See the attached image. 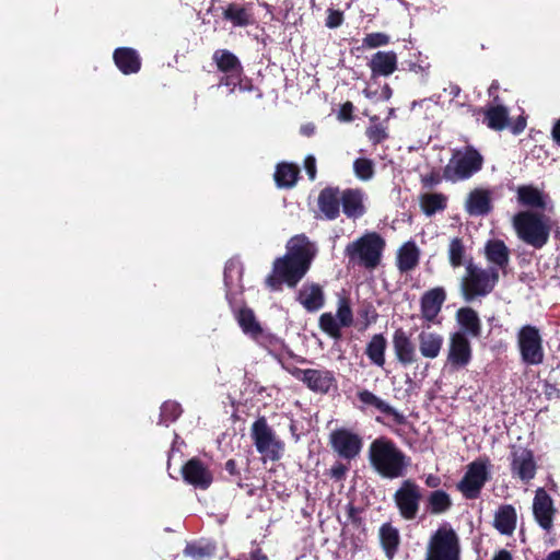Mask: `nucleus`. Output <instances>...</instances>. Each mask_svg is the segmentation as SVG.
<instances>
[{
    "label": "nucleus",
    "mask_w": 560,
    "mask_h": 560,
    "mask_svg": "<svg viewBox=\"0 0 560 560\" xmlns=\"http://www.w3.org/2000/svg\"><path fill=\"white\" fill-rule=\"evenodd\" d=\"M390 37L382 32L369 33L362 39V47L374 49L388 45Z\"/></svg>",
    "instance_id": "42"
},
{
    "label": "nucleus",
    "mask_w": 560,
    "mask_h": 560,
    "mask_svg": "<svg viewBox=\"0 0 560 560\" xmlns=\"http://www.w3.org/2000/svg\"><path fill=\"white\" fill-rule=\"evenodd\" d=\"M222 18L229 21L234 27H247L255 23L253 3L238 4L231 2L222 12Z\"/></svg>",
    "instance_id": "23"
},
{
    "label": "nucleus",
    "mask_w": 560,
    "mask_h": 560,
    "mask_svg": "<svg viewBox=\"0 0 560 560\" xmlns=\"http://www.w3.org/2000/svg\"><path fill=\"white\" fill-rule=\"evenodd\" d=\"M315 252L308 237L299 234L288 242L287 253L275 259L272 271L266 284L272 291L281 290L282 284L295 288L311 268Z\"/></svg>",
    "instance_id": "1"
},
{
    "label": "nucleus",
    "mask_w": 560,
    "mask_h": 560,
    "mask_svg": "<svg viewBox=\"0 0 560 560\" xmlns=\"http://www.w3.org/2000/svg\"><path fill=\"white\" fill-rule=\"evenodd\" d=\"M446 300V292L442 287H435L423 293L420 300V310L425 320L432 322L436 318Z\"/></svg>",
    "instance_id": "21"
},
{
    "label": "nucleus",
    "mask_w": 560,
    "mask_h": 560,
    "mask_svg": "<svg viewBox=\"0 0 560 560\" xmlns=\"http://www.w3.org/2000/svg\"><path fill=\"white\" fill-rule=\"evenodd\" d=\"M252 438L260 454L271 460L280 458L283 444L276 438L273 431L264 418H260L253 423Z\"/></svg>",
    "instance_id": "10"
},
{
    "label": "nucleus",
    "mask_w": 560,
    "mask_h": 560,
    "mask_svg": "<svg viewBox=\"0 0 560 560\" xmlns=\"http://www.w3.org/2000/svg\"><path fill=\"white\" fill-rule=\"evenodd\" d=\"M513 226L520 240L540 249L549 242L551 220L539 211H520L513 217Z\"/></svg>",
    "instance_id": "4"
},
{
    "label": "nucleus",
    "mask_w": 560,
    "mask_h": 560,
    "mask_svg": "<svg viewBox=\"0 0 560 560\" xmlns=\"http://www.w3.org/2000/svg\"><path fill=\"white\" fill-rule=\"evenodd\" d=\"M420 252L416 243L406 242L400 246L397 253V268L400 272H408L415 269L419 264Z\"/></svg>",
    "instance_id": "30"
},
{
    "label": "nucleus",
    "mask_w": 560,
    "mask_h": 560,
    "mask_svg": "<svg viewBox=\"0 0 560 560\" xmlns=\"http://www.w3.org/2000/svg\"><path fill=\"white\" fill-rule=\"evenodd\" d=\"M182 471L184 479L196 487L208 488L212 481V475L198 459H190Z\"/></svg>",
    "instance_id": "28"
},
{
    "label": "nucleus",
    "mask_w": 560,
    "mask_h": 560,
    "mask_svg": "<svg viewBox=\"0 0 560 560\" xmlns=\"http://www.w3.org/2000/svg\"><path fill=\"white\" fill-rule=\"evenodd\" d=\"M299 177L300 168L296 164L290 162H280L276 165L273 179L278 188H293L296 185Z\"/></svg>",
    "instance_id": "29"
},
{
    "label": "nucleus",
    "mask_w": 560,
    "mask_h": 560,
    "mask_svg": "<svg viewBox=\"0 0 560 560\" xmlns=\"http://www.w3.org/2000/svg\"><path fill=\"white\" fill-rule=\"evenodd\" d=\"M257 1H258V4L267 11V13H269L270 15H273L275 5L272 3H270L268 0H257Z\"/></svg>",
    "instance_id": "62"
},
{
    "label": "nucleus",
    "mask_w": 560,
    "mask_h": 560,
    "mask_svg": "<svg viewBox=\"0 0 560 560\" xmlns=\"http://www.w3.org/2000/svg\"><path fill=\"white\" fill-rule=\"evenodd\" d=\"M300 131L305 137H312L315 133V126L312 122L302 125Z\"/></svg>",
    "instance_id": "60"
},
{
    "label": "nucleus",
    "mask_w": 560,
    "mask_h": 560,
    "mask_svg": "<svg viewBox=\"0 0 560 560\" xmlns=\"http://www.w3.org/2000/svg\"><path fill=\"white\" fill-rule=\"evenodd\" d=\"M296 377L302 378L315 392L327 393L334 385V377L329 372L318 370H294Z\"/></svg>",
    "instance_id": "26"
},
{
    "label": "nucleus",
    "mask_w": 560,
    "mask_h": 560,
    "mask_svg": "<svg viewBox=\"0 0 560 560\" xmlns=\"http://www.w3.org/2000/svg\"><path fill=\"white\" fill-rule=\"evenodd\" d=\"M420 350H440L443 343L441 336L430 332L422 331L419 335Z\"/></svg>",
    "instance_id": "43"
},
{
    "label": "nucleus",
    "mask_w": 560,
    "mask_h": 560,
    "mask_svg": "<svg viewBox=\"0 0 560 560\" xmlns=\"http://www.w3.org/2000/svg\"><path fill=\"white\" fill-rule=\"evenodd\" d=\"M212 61L214 62L218 71L223 73L219 81V85L228 86L231 92H233L236 85L241 82V77L244 71L238 57L229 49H217L212 55Z\"/></svg>",
    "instance_id": "9"
},
{
    "label": "nucleus",
    "mask_w": 560,
    "mask_h": 560,
    "mask_svg": "<svg viewBox=\"0 0 560 560\" xmlns=\"http://www.w3.org/2000/svg\"><path fill=\"white\" fill-rule=\"evenodd\" d=\"M213 551L214 547L211 545H188L185 549V555L194 558L195 560H202L203 558L211 556Z\"/></svg>",
    "instance_id": "45"
},
{
    "label": "nucleus",
    "mask_w": 560,
    "mask_h": 560,
    "mask_svg": "<svg viewBox=\"0 0 560 560\" xmlns=\"http://www.w3.org/2000/svg\"><path fill=\"white\" fill-rule=\"evenodd\" d=\"M319 326L323 331L334 338H338L341 335V325L331 313H324L320 315Z\"/></svg>",
    "instance_id": "41"
},
{
    "label": "nucleus",
    "mask_w": 560,
    "mask_h": 560,
    "mask_svg": "<svg viewBox=\"0 0 560 560\" xmlns=\"http://www.w3.org/2000/svg\"><path fill=\"white\" fill-rule=\"evenodd\" d=\"M353 109L354 106L351 102H346L341 105L339 110V118L345 121H350L353 119Z\"/></svg>",
    "instance_id": "54"
},
{
    "label": "nucleus",
    "mask_w": 560,
    "mask_h": 560,
    "mask_svg": "<svg viewBox=\"0 0 560 560\" xmlns=\"http://www.w3.org/2000/svg\"><path fill=\"white\" fill-rule=\"evenodd\" d=\"M113 60L118 70L125 75L138 73L142 66L139 52L131 47L116 48L113 52Z\"/></svg>",
    "instance_id": "22"
},
{
    "label": "nucleus",
    "mask_w": 560,
    "mask_h": 560,
    "mask_svg": "<svg viewBox=\"0 0 560 560\" xmlns=\"http://www.w3.org/2000/svg\"><path fill=\"white\" fill-rule=\"evenodd\" d=\"M466 248L460 237H454L448 245V260L453 268H458L465 262Z\"/></svg>",
    "instance_id": "38"
},
{
    "label": "nucleus",
    "mask_w": 560,
    "mask_h": 560,
    "mask_svg": "<svg viewBox=\"0 0 560 560\" xmlns=\"http://www.w3.org/2000/svg\"><path fill=\"white\" fill-rule=\"evenodd\" d=\"M358 395L360 401L363 402L364 405L373 406L381 412L392 416L394 420L398 423L404 422V416L400 412H398L384 400L375 396L373 393L369 390H361Z\"/></svg>",
    "instance_id": "35"
},
{
    "label": "nucleus",
    "mask_w": 560,
    "mask_h": 560,
    "mask_svg": "<svg viewBox=\"0 0 560 560\" xmlns=\"http://www.w3.org/2000/svg\"><path fill=\"white\" fill-rule=\"evenodd\" d=\"M520 350H542L539 329L532 325L523 326L517 334Z\"/></svg>",
    "instance_id": "33"
},
{
    "label": "nucleus",
    "mask_w": 560,
    "mask_h": 560,
    "mask_svg": "<svg viewBox=\"0 0 560 560\" xmlns=\"http://www.w3.org/2000/svg\"><path fill=\"white\" fill-rule=\"evenodd\" d=\"M380 539L386 556L392 559L399 545V533L389 524H384L380 528Z\"/></svg>",
    "instance_id": "36"
},
{
    "label": "nucleus",
    "mask_w": 560,
    "mask_h": 560,
    "mask_svg": "<svg viewBox=\"0 0 560 560\" xmlns=\"http://www.w3.org/2000/svg\"><path fill=\"white\" fill-rule=\"evenodd\" d=\"M493 209L492 194L486 188L472 189L465 201V210L474 217H483L489 214Z\"/></svg>",
    "instance_id": "20"
},
{
    "label": "nucleus",
    "mask_w": 560,
    "mask_h": 560,
    "mask_svg": "<svg viewBox=\"0 0 560 560\" xmlns=\"http://www.w3.org/2000/svg\"><path fill=\"white\" fill-rule=\"evenodd\" d=\"M420 207L427 217H432L447 208V196L442 192H430L420 196Z\"/></svg>",
    "instance_id": "34"
},
{
    "label": "nucleus",
    "mask_w": 560,
    "mask_h": 560,
    "mask_svg": "<svg viewBox=\"0 0 560 560\" xmlns=\"http://www.w3.org/2000/svg\"><path fill=\"white\" fill-rule=\"evenodd\" d=\"M488 463L477 460L468 466V469L458 485V489L467 499L478 497L481 488L488 479Z\"/></svg>",
    "instance_id": "12"
},
{
    "label": "nucleus",
    "mask_w": 560,
    "mask_h": 560,
    "mask_svg": "<svg viewBox=\"0 0 560 560\" xmlns=\"http://www.w3.org/2000/svg\"><path fill=\"white\" fill-rule=\"evenodd\" d=\"M410 341L407 334L401 329H397L394 334V350H410Z\"/></svg>",
    "instance_id": "50"
},
{
    "label": "nucleus",
    "mask_w": 560,
    "mask_h": 560,
    "mask_svg": "<svg viewBox=\"0 0 560 560\" xmlns=\"http://www.w3.org/2000/svg\"><path fill=\"white\" fill-rule=\"evenodd\" d=\"M341 190L338 186H326L317 197V207L322 218L334 221L340 215Z\"/></svg>",
    "instance_id": "14"
},
{
    "label": "nucleus",
    "mask_w": 560,
    "mask_h": 560,
    "mask_svg": "<svg viewBox=\"0 0 560 560\" xmlns=\"http://www.w3.org/2000/svg\"><path fill=\"white\" fill-rule=\"evenodd\" d=\"M343 22V14L341 11L339 10H332V9H329L328 10V15H327V19H326V26L329 27V28H336L338 26H340Z\"/></svg>",
    "instance_id": "51"
},
{
    "label": "nucleus",
    "mask_w": 560,
    "mask_h": 560,
    "mask_svg": "<svg viewBox=\"0 0 560 560\" xmlns=\"http://www.w3.org/2000/svg\"><path fill=\"white\" fill-rule=\"evenodd\" d=\"M369 358L376 365L382 366L385 362L384 352H368Z\"/></svg>",
    "instance_id": "59"
},
{
    "label": "nucleus",
    "mask_w": 560,
    "mask_h": 560,
    "mask_svg": "<svg viewBox=\"0 0 560 560\" xmlns=\"http://www.w3.org/2000/svg\"><path fill=\"white\" fill-rule=\"evenodd\" d=\"M243 271V266L238 261L234 259L226 261L223 275L226 301L244 334L250 336L264 347H266L264 341L269 339L270 347L279 350L283 346L282 342L278 338H269L257 320L254 311L247 306L238 307L240 303L236 295L243 294V285L241 284Z\"/></svg>",
    "instance_id": "2"
},
{
    "label": "nucleus",
    "mask_w": 560,
    "mask_h": 560,
    "mask_svg": "<svg viewBox=\"0 0 560 560\" xmlns=\"http://www.w3.org/2000/svg\"><path fill=\"white\" fill-rule=\"evenodd\" d=\"M457 320L465 332L471 337H478L481 330L478 314L471 307H462L456 314Z\"/></svg>",
    "instance_id": "32"
},
{
    "label": "nucleus",
    "mask_w": 560,
    "mask_h": 560,
    "mask_svg": "<svg viewBox=\"0 0 560 560\" xmlns=\"http://www.w3.org/2000/svg\"><path fill=\"white\" fill-rule=\"evenodd\" d=\"M296 300L307 312H316L324 306L323 288L318 283H304Z\"/></svg>",
    "instance_id": "27"
},
{
    "label": "nucleus",
    "mask_w": 560,
    "mask_h": 560,
    "mask_svg": "<svg viewBox=\"0 0 560 560\" xmlns=\"http://www.w3.org/2000/svg\"><path fill=\"white\" fill-rule=\"evenodd\" d=\"M517 202L532 211H545L548 208L549 196L534 185H521L516 189Z\"/></svg>",
    "instance_id": "19"
},
{
    "label": "nucleus",
    "mask_w": 560,
    "mask_h": 560,
    "mask_svg": "<svg viewBox=\"0 0 560 560\" xmlns=\"http://www.w3.org/2000/svg\"><path fill=\"white\" fill-rule=\"evenodd\" d=\"M421 498L419 486L409 479L405 480L394 494L395 503L405 520H413L417 516Z\"/></svg>",
    "instance_id": "11"
},
{
    "label": "nucleus",
    "mask_w": 560,
    "mask_h": 560,
    "mask_svg": "<svg viewBox=\"0 0 560 560\" xmlns=\"http://www.w3.org/2000/svg\"><path fill=\"white\" fill-rule=\"evenodd\" d=\"M522 360L529 364H538L542 361V352H521Z\"/></svg>",
    "instance_id": "56"
},
{
    "label": "nucleus",
    "mask_w": 560,
    "mask_h": 560,
    "mask_svg": "<svg viewBox=\"0 0 560 560\" xmlns=\"http://www.w3.org/2000/svg\"><path fill=\"white\" fill-rule=\"evenodd\" d=\"M465 331H457L451 338L450 350H470V342Z\"/></svg>",
    "instance_id": "46"
},
{
    "label": "nucleus",
    "mask_w": 560,
    "mask_h": 560,
    "mask_svg": "<svg viewBox=\"0 0 560 560\" xmlns=\"http://www.w3.org/2000/svg\"><path fill=\"white\" fill-rule=\"evenodd\" d=\"M512 474L522 481L528 482L536 475V463L533 452L524 447H514L511 463Z\"/></svg>",
    "instance_id": "15"
},
{
    "label": "nucleus",
    "mask_w": 560,
    "mask_h": 560,
    "mask_svg": "<svg viewBox=\"0 0 560 560\" xmlns=\"http://www.w3.org/2000/svg\"><path fill=\"white\" fill-rule=\"evenodd\" d=\"M526 127V119L522 116H520L516 121L514 122V125L512 126V132L514 135H518L521 132L524 131Z\"/></svg>",
    "instance_id": "57"
},
{
    "label": "nucleus",
    "mask_w": 560,
    "mask_h": 560,
    "mask_svg": "<svg viewBox=\"0 0 560 560\" xmlns=\"http://www.w3.org/2000/svg\"><path fill=\"white\" fill-rule=\"evenodd\" d=\"M343 214L351 220L363 217L366 212L364 191L361 188H347L341 190V205Z\"/></svg>",
    "instance_id": "18"
},
{
    "label": "nucleus",
    "mask_w": 560,
    "mask_h": 560,
    "mask_svg": "<svg viewBox=\"0 0 560 560\" xmlns=\"http://www.w3.org/2000/svg\"><path fill=\"white\" fill-rule=\"evenodd\" d=\"M479 113L483 114L482 122L491 130H504L510 122V113L506 106L501 103L499 96L493 97V103L485 108H479Z\"/></svg>",
    "instance_id": "16"
},
{
    "label": "nucleus",
    "mask_w": 560,
    "mask_h": 560,
    "mask_svg": "<svg viewBox=\"0 0 560 560\" xmlns=\"http://www.w3.org/2000/svg\"><path fill=\"white\" fill-rule=\"evenodd\" d=\"M439 171L432 170L430 173L421 176V184L423 188L431 189L439 185L443 179Z\"/></svg>",
    "instance_id": "47"
},
{
    "label": "nucleus",
    "mask_w": 560,
    "mask_h": 560,
    "mask_svg": "<svg viewBox=\"0 0 560 560\" xmlns=\"http://www.w3.org/2000/svg\"><path fill=\"white\" fill-rule=\"evenodd\" d=\"M494 527L503 535H512L516 527V512L512 505L501 506L494 516Z\"/></svg>",
    "instance_id": "31"
},
{
    "label": "nucleus",
    "mask_w": 560,
    "mask_h": 560,
    "mask_svg": "<svg viewBox=\"0 0 560 560\" xmlns=\"http://www.w3.org/2000/svg\"><path fill=\"white\" fill-rule=\"evenodd\" d=\"M304 168L310 180H315L317 176L316 159L314 155H307L304 160Z\"/></svg>",
    "instance_id": "52"
},
{
    "label": "nucleus",
    "mask_w": 560,
    "mask_h": 560,
    "mask_svg": "<svg viewBox=\"0 0 560 560\" xmlns=\"http://www.w3.org/2000/svg\"><path fill=\"white\" fill-rule=\"evenodd\" d=\"M371 78L389 77L398 68V57L394 50L377 51L368 62Z\"/></svg>",
    "instance_id": "17"
},
{
    "label": "nucleus",
    "mask_w": 560,
    "mask_h": 560,
    "mask_svg": "<svg viewBox=\"0 0 560 560\" xmlns=\"http://www.w3.org/2000/svg\"><path fill=\"white\" fill-rule=\"evenodd\" d=\"M470 352H450L447 363L454 368L466 365L470 360Z\"/></svg>",
    "instance_id": "49"
},
{
    "label": "nucleus",
    "mask_w": 560,
    "mask_h": 560,
    "mask_svg": "<svg viewBox=\"0 0 560 560\" xmlns=\"http://www.w3.org/2000/svg\"><path fill=\"white\" fill-rule=\"evenodd\" d=\"M452 505L450 495L442 491H433L428 499V509L432 514H442Z\"/></svg>",
    "instance_id": "37"
},
{
    "label": "nucleus",
    "mask_w": 560,
    "mask_h": 560,
    "mask_svg": "<svg viewBox=\"0 0 560 560\" xmlns=\"http://www.w3.org/2000/svg\"><path fill=\"white\" fill-rule=\"evenodd\" d=\"M385 247L386 241L380 233L365 232L346 245L345 256L348 258V266L372 271L381 265Z\"/></svg>",
    "instance_id": "3"
},
{
    "label": "nucleus",
    "mask_w": 560,
    "mask_h": 560,
    "mask_svg": "<svg viewBox=\"0 0 560 560\" xmlns=\"http://www.w3.org/2000/svg\"><path fill=\"white\" fill-rule=\"evenodd\" d=\"M331 443L336 452L346 458L357 456L361 450V440L358 435L339 430L331 434Z\"/></svg>",
    "instance_id": "24"
},
{
    "label": "nucleus",
    "mask_w": 560,
    "mask_h": 560,
    "mask_svg": "<svg viewBox=\"0 0 560 560\" xmlns=\"http://www.w3.org/2000/svg\"><path fill=\"white\" fill-rule=\"evenodd\" d=\"M359 315L364 319L365 325L375 323L378 317L375 307L371 303L363 304L359 310Z\"/></svg>",
    "instance_id": "48"
},
{
    "label": "nucleus",
    "mask_w": 560,
    "mask_h": 560,
    "mask_svg": "<svg viewBox=\"0 0 560 560\" xmlns=\"http://www.w3.org/2000/svg\"><path fill=\"white\" fill-rule=\"evenodd\" d=\"M373 468L384 478H398L408 465L405 454L389 440L377 439L369 450Z\"/></svg>",
    "instance_id": "5"
},
{
    "label": "nucleus",
    "mask_w": 560,
    "mask_h": 560,
    "mask_svg": "<svg viewBox=\"0 0 560 560\" xmlns=\"http://www.w3.org/2000/svg\"><path fill=\"white\" fill-rule=\"evenodd\" d=\"M366 137L372 144L377 145L388 139V132L382 124H374L366 129Z\"/></svg>",
    "instance_id": "44"
},
{
    "label": "nucleus",
    "mask_w": 560,
    "mask_h": 560,
    "mask_svg": "<svg viewBox=\"0 0 560 560\" xmlns=\"http://www.w3.org/2000/svg\"><path fill=\"white\" fill-rule=\"evenodd\" d=\"M459 553L458 536L453 528L445 525L431 537L425 560H459Z\"/></svg>",
    "instance_id": "8"
},
{
    "label": "nucleus",
    "mask_w": 560,
    "mask_h": 560,
    "mask_svg": "<svg viewBox=\"0 0 560 560\" xmlns=\"http://www.w3.org/2000/svg\"><path fill=\"white\" fill-rule=\"evenodd\" d=\"M353 172L361 180H370L374 176V163L366 158H358L353 162Z\"/></svg>",
    "instance_id": "39"
},
{
    "label": "nucleus",
    "mask_w": 560,
    "mask_h": 560,
    "mask_svg": "<svg viewBox=\"0 0 560 560\" xmlns=\"http://www.w3.org/2000/svg\"><path fill=\"white\" fill-rule=\"evenodd\" d=\"M493 560H512V557L509 551L501 550L494 556Z\"/></svg>",
    "instance_id": "63"
},
{
    "label": "nucleus",
    "mask_w": 560,
    "mask_h": 560,
    "mask_svg": "<svg viewBox=\"0 0 560 560\" xmlns=\"http://www.w3.org/2000/svg\"><path fill=\"white\" fill-rule=\"evenodd\" d=\"M556 513L552 498L544 488H538L533 500V514L536 522L542 529L549 532L553 526Z\"/></svg>",
    "instance_id": "13"
},
{
    "label": "nucleus",
    "mask_w": 560,
    "mask_h": 560,
    "mask_svg": "<svg viewBox=\"0 0 560 560\" xmlns=\"http://www.w3.org/2000/svg\"><path fill=\"white\" fill-rule=\"evenodd\" d=\"M499 281V272L494 267L483 269L470 259L465 267V275L460 279V293L469 303L478 298L490 294Z\"/></svg>",
    "instance_id": "6"
},
{
    "label": "nucleus",
    "mask_w": 560,
    "mask_h": 560,
    "mask_svg": "<svg viewBox=\"0 0 560 560\" xmlns=\"http://www.w3.org/2000/svg\"><path fill=\"white\" fill-rule=\"evenodd\" d=\"M336 318L341 327H350L353 323V314L348 298H340L338 301V308Z\"/></svg>",
    "instance_id": "40"
},
{
    "label": "nucleus",
    "mask_w": 560,
    "mask_h": 560,
    "mask_svg": "<svg viewBox=\"0 0 560 560\" xmlns=\"http://www.w3.org/2000/svg\"><path fill=\"white\" fill-rule=\"evenodd\" d=\"M544 560H560V550L551 551Z\"/></svg>",
    "instance_id": "64"
},
{
    "label": "nucleus",
    "mask_w": 560,
    "mask_h": 560,
    "mask_svg": "<svg viewBox=\"0 0 560 560\" xmlns=\"http://www.w3.org/2000/svg\"><path fill=\"white\" fill-rule=\"evenodd\" d=\"M167 412L172 415V418L175 419L180 413V407L175 402H165L162 406V416L166 417Z\"/></svg>",
    "instance_id": "55"
},
{
    "label": "nucleus",
    "mask_w": 560,
    "mask_h": 560,
    "mask_svg": "<svg viewBox=\"0 0 560 560\" xmlns=\"http://www.w3.org/2000/svg\"><path fill=\"white\" fill-rule=\"evenodd\" d=\"M486 259L494 265L503 275H506V269L510 264V249L505 243L500 238H491L485 245Z\"/></svg>",
    "instance_id": "25"
},
{
    "label": "nucleus",
    "mask_w": 560,
    "mask_h": 560,
    "mask_svg": "<svg viewBox=\"0 0 560 560\" xmlns=\"http://www.w3.org/2000/svg\"><path fill=\"white\" fill-rule=\"evenodd\" d=\"M551 137L555 143L560 147V118L552 126Z\"/></svg>",
    "instance_id": "58"
},
{
    "label": "nucleus",
    "mask_w": 560,
    "mask_h": 560,
    "mask_svg": "<svg viewBox=\"0 0 560 560\" xmlns=\"http://www.w3.org/2000/svg\"><path fill=\"white\" fill-rule=\"evenodd\" d=\"M398 360L402 363H410L412 359V352H396Z\"/></svg>",
    "instance_id": "61"
},
{
    "label": "nucleus",
    "mask_w": 560,
    "mask_h": 560,
    "mask_svg": "<svg viewBox=\"0 0 560 560\" xmlns=\"http://www.w3.org/2000/svg\"><path fill=\"white\" fill-rule=\"evenodd\" d=\"M387 345L386 339L382 334L374 335L365 350H385Z\"/></svg>",
    "instance_id": "53"
},
{
    "label": "nucleus",
    "mask_w": 560,
    "mask_h": 560,
    "mask_svg": "<svg viewBox=\"0 0 560 560\" xmlns=\"http://www.w3.org/2000/svg\"><path fill=\"white\" fill-rule=\"evenodd\" d=\"M482 165V155L477 149L468 145L463 152L456 151L453 154L448 164L443 168V177L452 183L465 180L478 173Z\"/></svg>",
    "instance_id": "7"
}]
</instances>
